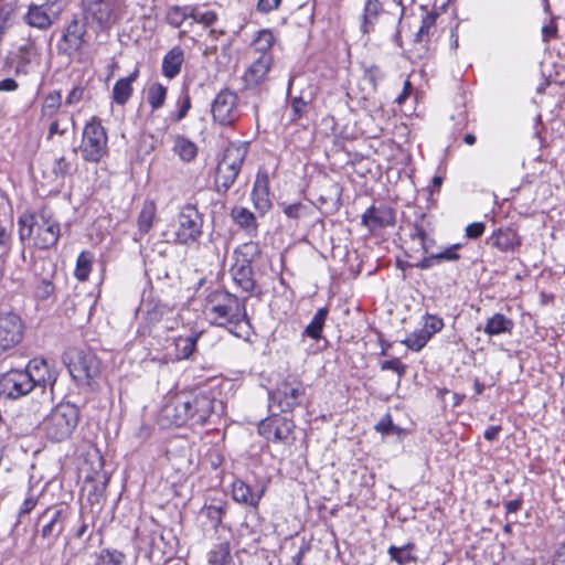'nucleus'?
Instances as JSON below:
<instances>
[{"label": "nucleus", "mask_w": 565, "mask_h": 565, "mask_svg": "<svg viewBox=\"0 0 565 565\" xmlns=\"http://www.w3.org/2000/svg\"><path fill=\"white\" fill-rule=\"evenodd\" d=\"M405 14V8H398V12L386 10L382 0H364L359 14V31L366 43L372 40V34L377 38V45L385 42L401 49V23Z\"/></svg>", "instance_id": "obj_1"}, {"label": "nucleus", "mask_w": 565, "mask_h": 565, "mask_svg": "<svg viewBox=\"0 0 565 565\" xmlns=\"http://www.w3.org/2000/svg\"><path fill=\"white\" fill-rule=\"evenodd\" d=\"M215 399L206 392H180L167 401L161 408L160 420L163 425L202 426L214 411Z\"/></svg>", "instance_id": "obj_2"}, {"label": "nucleus", "mask_w": 565, "mask_h": 565, "mask_svg": "<svg viewBox=\"0 0 565 565\" xmlns=\"http://www.w3.org/2000/svg\"><path fill=\"white\" fill-rule=\"evenodd\" d=\"M203 315L211 324L227 328L236 337L247 333L249 328L244 300L223 289H215L207 294Z\"/></svg>", "instance_id": "obj_3"}, {"label": "nucleus", "mask_w": 565, "mask_h": 565, "mask_svg": "<svg viewBox=\"0 0 565 565\" xmlns=\"http://www.w3.org/2000/svg\"><path fill=\"white\" fill-rule=\"evenodd\" d=\"M51 373L44 360H32L24 370L13 369L0 377V396L18 399L33 391L35 386L45 387L51 383Z\"/></svg>", "instance_id": "obj_4"}, {"label": "nucleus", "mask_w": 565, "mask_h": 565, "mask_svg": "<svg viewBox=\"0 0 565 565\" xmlns=\"http://www.w3.org/2000/svg\"><path fill=\"white\" fill-rule=\"evenodd\" d=\"M79 419L78 408L70 403L56 405L40 424L44 436L54 443L67 439L76 428Z\"/></svg>", "instance_id": "obj_5"}, {"label": "nucleus", "mask_w": 565, "mask_h": 565, "mask_svg": "<svg viewBox=\"0 0 565 565\" xmlns=\"http://www.w3.org/2000/svg\"><path fill=\"white\" fill-rule=\"evenodd\" d=\"M247 151L248 148L245 143H231L225 149L223 158L216 167L214 177V184L218 193H226L234 184L241 172Z\"/></svg>", "instance_id": "obj_6"}, {"label": "nucleus", "mask_w": 565, "mask_h": 565, "mask_svg": "<svg viewBox=\"0 0 565 565\" xmlns=\"http://www.w3.org/2000/svg\"><path fill=\"white\" fill-rule=\"evenodd\" d=\"M64 361L78 385H90L99 373V361L90 350L70 349L65 353Z\"/></svg>", "instance_id": "obj_7"}, {"label": "nucleus", "mask_w": 565, "mask_h": 565, "mask_svg": "<svg viewBox=\"0 0 565 565\" xmlns=\"http://www.w3.org/2000/svg\"><path fill=\"white\" fill-rule=\"evenodd\" d=\"M203 215L196 206L184 205L175 221L174 242L186 246L199 242L203 234Z\"/></svg>", "instance_id": "obj_8"}, {"label": "nucleus", "mask_w": 565, "mask_h": 565, "mask_svg": "<svg viewBox=\"0 0 565 565\" xmlns=\"http://www.w3.org/2000/svg\"><path fill=\"white\" fill-rule=\"evenodd\" d=\"M306 396L303 383L296 379H287L268 393L269 408L276 407L282 413L292 412L302 405Z\"/></svg>", "instance_id": "obj_9"}, {"label": "nucleus", "mask_w": 565, "mask_h": 565, "mask_svg": "<svg viewBox=\"0 0 565 565\" xmlns=\"http://www.w3.org/2000/svg\"><path fill=\"white\" fill-rule=\"evenodd\" d=\"M108 138L105 128L93 119L83 130L81 152L86 162L98 163L108 151Z\"/></svg>", "instance_id": "obj_10"}, {"label": "nucleus", "mask_w": 565, "mask_h": 565, "mask_svg": "<svg viewBox=\"0 0 565 565\" xmlns=\"http://www.w3.org/2000/svg\"><path fill=\"white\" fill-rule=\"evenodd\" d=\"M86 14L102 28L117 23L125 13V0H82Z\"/></svg>", "instance_id": "obj_11"}, {"label": "nucleus", "mask_w": 565, "mask_h": 565, "mask_svg": "<svg viewBox=\"0 0 565 565\" xmlns=\"http://www.w3.org/2000/svg\"><path fill=\"white\" fill-rule=\"evenodd\" d=\"M211 114L215 122L232 126L241 117L238 96L230 88L221 89L211 104Z\"/></svg>", "instance_id": "obj_12"}, {"label": "nucleus", "mask_w": 565, "mask_h": 565, "mask_svg": "<svg viewBox=\"0 0 565 565\" xmlns=\"http://www.w3.org/2000/svg\"><path fill=\"white\" fill-rule=\"evenodd\" d=\"M67 516V509L62 507L47 508L39 515L38 521L41 524L39 533L43 540L47 541L49 546H52L63 533Z\"/></svg>", "instance_id": "obj_13"}, {"label": "nucleus", "mask_w": 565, "mask_h": 565, "mask_svg": "<svg viewBox=\"0 0 565 565\" xmlns=\"http://www.w3.org/2000/svg\"><path fill=\"white\" fill-rule=\"evenodd\" d=\"M24 323L13 311L0 312V354L17 347L23 339Z\"/></svg>", "instance_id": "obj_14"}, {"label": "nucleus", "mask_w": 565, "mask_h": 565, "mask_svg": "<svg viewBox=\"0 0 565 565\" xmlns=\"http://www.w3.org/2000/svg\"><path fill=\"white\" fill-rule=\"evenodd\" d=\"M294 428V420L279 414H271L258 424L259 435L275 443L287 440Z\"/></svg>", "instance_id": "obj_15"}, {"label": "nucleus", "mask_w": 565, "mask_h": 565, "mask_svg": "<svg viewBox=\"0 0 565 565\" xmlns=\"http://www.w3.org/2000/svg\"><path fill=\"white\" fill-rule=\"evenodd\" d=\"M60 224L42 212L35 221L34 245L40 249H47L56 245L60 238Z\"/></svg>", "instance_id": "obj_16"}, {"label": "nucleus", "mask_w": 565, "mask_h": 565, "mask_svg": "<svg viewBox=\"0 0 565 565\" xmlns=\"http://www.w3.org/2000/svg\"><path fill=\"white\" fill-rule=\"evenodd\" d=\"M396 222L395 210L388 205H371L362 214L361 223L371 233L376 230L394 226Z\"/></svg>", "instance_id": "obj_17"}, {"label": "nucleus", "mask_w": 565, "mask_h": 565, "mask_svg": "<svg viewBox=\"0 0 565 565\" xmlns=\"http://www.w3.org/2000/svg\"><path fill=\"white\" fill-rule=\"evenodd\" d=\"M274 57L250 56V64L242 75L245 88H255L262 85L268 77Z\"/></svg>", "instance_id": "obj_18"}, {"label": "nucleus", "mask_w": 565, "mask_h": 565, "mask_svg": "<svg viewBox=\"0 0 565 565\" xmlns=\"http://www.w3.org/2000/svg\"><path fill=\"white\" fill-rule=\"evenodd\" d=\"M86 23L78 19H73L66 26L62 40L58 43L60 52L73 55L85 43Z\"/></svg>", "instance_id": "obj_19"}, {"label": "nucleus", "mask_w": 565, "mask_h": 565, "mask_svg": "<svg viewBox=\"0 0 565 565\" xmlns=\"http://www.w3.org/2000/svg\"><path fill=\"white\" fill-rule=\"evenodd\" d=\"M232 279L237 288L242 290V292L250 296L256 287V281L254 279V270L252 264L247 259L237 260L231 267Z\"/></svg>", "instance_id": "obj_20"}, {"label": "nucleus", "mask_w": 565, "mask_h": 565, "mask_svg": "<svg viewBox=\"0 0 565 565\" xmlns=\"http://www.w3.org/2000/svg\"><path fill=\"white\" fill-rule=\"evenodd\" d=\"M254 207L265 214L269 211L271 202L269 199V179L266 172L258 171L250 193Z\"/></svg>", "instance_id": "obj_21"}, {"label": "nucleus", "mask_w": 565, "mask_h": 565, "mask_svg": "<svg viewBox=\"0 0 565 565\" xmlns=\"http://www.w3.org/2000/svg\"><path fill=\"white\" fill-rule=\"evenodd\" d=\"M265 493V487H260L257 490L252 489L250 486L245 483L243 480H235L232 484V497L233 500L239 504H244L250 508H257Z\"/></svg>", "instance_id": "obj_22"}, {"label": "nucleus", "mask_w": 565, "mask_h": 565, "mask_svg": "<svg viewBox=\"0 0 565 565\" xmlns=\"http://www.w3.org/2000/svg\"><path fill=\"white\" fill-rule=\"evenodd\" d=\"M490 242L492 246L503 253H514L522 244L520 235L511 227L495 230L490 237Z\"/></svg>", "instance_id": "obj_23"}, {"label": "nucleus", "mask_w": 565, "mask_h": 565, "mask_svg": "<svg viewBox=\"0 0 565 565\" xmlns=\"http://www.w3.org/2000/svg\"><path fill=\"white\" fill-rule=\"evenodd\" d=\"M275 43L276 36L271 30H259L249 44L248 54L249 56L274 57L273 47Z\"/></svg>", "instance_id": "obj_24"}, {"label": "nucleus", "mask_w": 565, "mask_h": 565, "mask_svg": "<svg viewBox=\"0 0 565 565\" xmlns=\"http://www.w3.org/2000/svg\"><path fill=\"white\" fill-rule=\"evenodd\" d=\"M231 217L249 237L258 235L256 217L248 209L235 206L231 211Z\"/></svg>", "instance_id": "obj_25"}, {"label": "nucleus", "mask_w": 565, "mask_h": 565, "mask_svg": "<svg viewBox=\"0 0 565 565\" xmlns=\"http://www.w3.org/2000/svg\"><path fill=\"white\" fill-rule=\"evenodd\" d=\"M514 328L512 319L508 318L503 313L497 312L489 317L483 327V332L489 337H495L501 334H511Z\"/></svg>", "instance_id": "obj_26"}, {"label": "nucleus", "mask_w": 565, "mask_h": 565, "mask_svg": "<svg viewBox=\"0 0 565 565\" xmlns=\"http://www.w3.org/2000/svg\"><path fill=\"white\" fill-rule=\"evenodd\" d=\"M200 333L190 332L186 335H179L173 340L174 353L173 359L177 361L189 359L196 347Z\"/></svg>", "instance_id": "obj_27"}, {"label": "nucleus", "mask_w": 565, "mask_h": 565, "mask_svg": "<svg viewBox=\"0 0 565 565\" xmlns=\"http://www.w3.org/2000/svg\"><path fill=\"white\" fill-rule=\"evenodd\" d=\"M183 61V51L178 46L171 49L162 60V74L170 79L174 78L180 73Z\"/></svg>", "instance_id": "obj_28"}, {"label": "nucleus", "mask_w": 565, "mask_h": 565, "mask_svg": "<svg viewBox=\"0 0 565 565\" xmlns=\"http://www.w3.org/2000/svg\"><path fill=\"white\" fill-rule=\"evenodd\" d=\"M25 21L29 25L46 30L52 25V19L47 13L46 4H32L29 7L28 13L25 14Z\"/></svg>", "instance_id": "obj_29"}, {"label": "nucleus", "mask_w": 565, "mask_h": 565, "mask_svg": "<svg viewBox=\"0 0 565 565\" xmlns=\"http://www.w3.org/2000/svg\"><path fill=\"white\" fill-rule=\"evenodd\" d=\"M139 74L135 70L129 76L118 79L113 87V99L118 105H124L128 102L132 94V83L137 79Z\"/></svg>", "instance_id": "obj_30"}, {"label": "nucleus", "mask_w": 565, "mask_h": 565, "mask_svg": "<svg viewBox=\"0 0 565 565\" xmlns=\"http://www.w3.org/2000/svg\"><path fill=\"white\" fill-rule=\"evenodd\" d=\"M172 150L183 162H191L198 156L196 145L181 135L174 137Z\"/></svg>", "instance_id": "obj_31"}, {"label": "nucleus", "mask_w": 565, "mask_h": 565, "mask_svg": "<svg viewBox=\"0 0 565 565\" xmlns=\"http://www.w3.org/2000/svg\"><path fill=\"white\" fill-rule=\"evenodd\" d=\"M157 214V206L152 200H146L138 215L137 225L141 235H146L152 228Z\"/></svg>", "instance_id": "obj_32"}, {"label": "nucleus", "mask_w": 565, "mask_h": 565, "mask_svg": "<svg viewBox=\"0 0 565 565\" xmlns=\"http://www.w3.org/2000/svg\"><path fill=\"white\" fill-rule=\"evenodd\" d=\"M329 310L327 307L318 309L310 323L305 328L302 335L313 340H320L322 337L323 326L326 323Z\"/></svg>", "instance_id": "obj_33"}, {"label": "nucleus", "mask_w": 565, "mask_h": 565, "mask_svg": "<svg viewBox=\"0 0 565 565\" xmlns=\"http://www.w3.org/2000/svg\"><path fill=\"white\" fill-rule=\"evenodd\" d=\"M194 15V6H173L167 12V22L172 28H180L183 22Z\"/></svg>", "instance_id": "obj_34"}, {"label": "nucleus", "mask_w": 565, "mask_h": 565, "mask_svg": "<svg viewBox=\"0 0 565 565\" xmlns=\"http://www.w3.org/2000/svg\"><path fill=\"white\" fill-rule=\"evenodd\" d=\"M429 231L430 222L427 221V215L425 213H420L413 224L411 237L413 239L417 238L419 241V244L425 253H428L427 234Z\"/></svg>", "instance_id": "obj_35"}, {"label": "nucleus", "mask_w": 565, "mask_h": 565, "mask_svg": "<svg viewBox=\"0 0 565 565\" xmlns=\"http://www.w3.org/2000/svg\"><path fill=\"white\" fill-rule=\"evenodd\" d=\"M167 98V88L160 84H152L147 92V102L152 108V110H157L161 108Z\"/></svg>", "instance_id": "obj_36"}, {"label": "nucleus", "mask_w": 565, "mask_h": 565, "mask_svg": "<svg viewBox=\"0 0 565 565\" xmlns=\"http://www.w3.org/2000/svg\"><path fill=\"white\" fill-rule=\"evenodd\" d=\"M413 544H406L404 546L397 547L391 545L388 547V555L392 561L396 562L398 565H406L411 562L415 561V557L412 555L411 550H413Z\"/></svg>", "instance_id": "obj_37"}, {"label": "nucleus", "mask_w": 565, "mask_h": 565, "mask_svg": "<svg viewBox=\"0 0 565 565\" xmlns=\"http://www.w3.org/2000/svg\"><path fill=\"white\" fill-rule=\"evenodd\" d=\"M92 265L93 255L89 252H82L77 257L76 268L74 271L75 277L81 281H85L89 276Z\"/></svg>", "instance_id": "obj_38"}, {"label": "nucleus", "mask_w": 565, "mask_h": 565, "mask_svg": "<svg viewBox=\"0 0 565 565\" xmlns=\"http://www.w3.org/2000/svg\"><path fill=\"white\" fill-rule=\"evenodd\" d=\"M191 97L188 92H183L179 98L177 99V107L178 110L175 113H171L168 117V119L172 122H179L183 120L189 110L191 109Z\"/></svg>", "instance_id": "obj_39"}, {"label": "nucleus", "mask_w": 565, "mask_h": 565, "mask_svg": "<svg viewBox=\"0 0 565 565\" xmlns=\"http://www.w3.org/2000/svg\"><path fill=\"white\" fill-rule=\"evenodd\" d=\"M429 334L423 329L415 330L405 340L402 341L408 349L413 351H420L429 341Z\"/></svg>", "instance_id": "obj_40"}, {"label": "nucleus", "mask_w": 565, "mask_h": 565, "mask_svg": "<svg viewBox=\"0 0 565 565\" xmlns=\"http://www.w3.org/2000/svg\"><path fill=\"white\" fill-rule=\"evenodd\" d=\"M209 562L211 565H232L233 561L227 544H220L210 552Z\"/></svg>", "instance_id": "obj_41"}, {"label": "nucleus", "mask_w": 565, "mask_h": 565, "mask_svg": "<svg viewBox=\"0 0 565 565\" xmlns=\"http://www.w3.org/2000/svg\"><path fill=\"white\" fill-rule=\"evenodd\" d=\"M62 105V95L58 90H53L44 99L42 106V116L52 117Z\"/></svg>", "instance_id": "obj_42"}, {"label": "nucleus", "mask_w": 565, "mask_h": 565, "mask_svg": "<svg viewBox=\"0 0 565 565\" xmlns=\"http://www.w3.org/2000/svg\"><path fill=\"white\" fill-rule=\"evenodd\" d=\"M436 15L435 14H426L422 20V25L417 33L415 34L414 42L422 43L428 42L429 34L431 30L435 28Z\"/></svg>", "instance_id": "obj_43"}, {"label": "nucleus", "mask_w": 565, "mask_h": 565, "mask_svg": "<svg viewBox=\"0 0 565 565\" xmlns=\"http://www.w3.org/2000/svg\"><path fill=\"white\" fill-rule=\"evenodd\" d=\"M308 105L301 96L294 97L290 102V121L298 122L306 114Z\"/></svg>", "instance_id": "obj_44"}, {"label": "nucleus", "mask_w": 565, "mask_h": 565, "mask_svg": "<svg viewBox=\"0 0 565 565\" xmlns=\"http://www.w3.org/2000/svg\"><path fill=\"white\" fill-rule=\"evenodd\" d=\"M125 555L119 551L102 552L96 565H122Z\"/></svg>", "instance_id": "obj_45"}, {"label": "nucleus", "mask_w": 565, "mask_h": 565, "mask_svg": "<svg viewBox=\"0 0 565 565\" xmlns=\"http://www.w3.org/2000/svg\"><path fill=\"white\" fill-rule=\"evenodd\" d=\"M380 367L382 371H393L397 374L398 381L405 375L407 371V365L404 364L398 358H394L392 360L382 361L380 363Z\"/></svg>", "instance_id": "obj_46"}, {"label": "nucleus", "mask_w": 565, "mask_h": 565, "mask_svg": "<svg viewBox=\"0 0 565 565\" xmlns=\"http://www.w3.org/2000/svg\"><path fill=\"white\" fill-rule=\"evenodd\" d=\"M424 327L422 328L431 338L435 333L441 331L444 328V321L441 318L435 315L427 313L425 317Z\"/></svg>", "instance_id": "obj_47"}, {"label": "nucleus", "mask_w": 565, "mask_h": 565, "mask_svg": "<svg viewBox=\"0 0 565 565\" xmlns=\"http://www.w3.org/2000/svg\"><path fill=\"white\" fill-rule=\"evenodd\" d=\"M55 287L49 279H41L34 289V296L40 300H46L54 294Z\"/></svg>", "instance_id": "obj_48"}, {"label": "nucleus", "mask_w": 565, "mask_h": 565, "mask_svg": "<svg viewBox=\"0 0 565 565\" xmlns=\"http://www.w3.org/2000/svg\"><path fill=\"white\" fill-rule=\"evenodd\" d=\"M71 169L72 163L65 157H60L55 159L52 167V172L55 175V178L64 179L67 174L71 173Z\"/></svg>", "instance_id": "obj_49"}, {"label": "nucleus", "mask_w": 565, "mask_h": 565, "mask_svg": "<svg viewBox=\"0 0 565 565\" xmlns=\"http://www.w3.org/2000/svg\"><path fill=\"white\" fill-rule=\"evenodd\" d=\"M19 236L24 241L35 234V223H32V216H21L19 220Z\"/></svg>", "instance_id": "obj_50"}, {"label": "nucleus", "mask_w": 565, "mask_h": 565, "mask_svg": "<svg viewBox=\"0 0 565 565\" xmlns=\"http://www.w3.org/2000/svg\"><path fill=\"white\" fill-rule=\"evenodd\" d=\"M192 19L204 26H211L213 25L216 20L217 15L214 11H205V12H198V8L194 7V15H192Z\"/></svg>", "instance_id": "obj_51"}, {"label": "nucleus", "mask_w": 565, "mask_h": 565, "mask_svg": "<svg viewBox=\"0 0 565 565\" xmlns=\"http://www.w3.org/2000/svg\"><path fill=\"white\" fill-rule=\"evenodd\" d=\"M459 248V245H452L448 248H446L444 252H440L438 254H434V257H436L437 262H455L459 259V254L457 253V249Z\"/></svg>", "instance_id": "obj_52"}, {"label": "nucleus", "mask_w": 565, "mask_h": 565, "mask_svg": "<svg viewBox=\"0 0 565 565\" xmlns=\"http://www.w3.org/2000/svg\"><path fill=\"white\" fill-rule=\"evenodd\" d=\"M38 504V497L30 489L26 498L24 499L20 510L19 515L29 514Z\"/></svg>", "instance_id": "obj_53"}, {"label": "nucleus", "mask_w": 565, "mask_h": 565, "mask_svg": "<svg viewBox=\"0 0 565 565\" xmlns=\"http://www.w3.org/2000/svg\"><path fill=\"white\" fill-rule=\"evenodd\" d=\"M557 36V24L554 19H551V21L543 25L542 28V40L545 43H548L552 39H555Z\"/></svg>", "instance_id": "obj_54"}, {"label": "nucleus", "mask_w": 565, "mask_h": 565, "mask_svg": "<svg viewBox=\"0 0 565 565\" xmlns=\"http://www.w3.org/2000/svg\"><path fill=\"white\" fill-rule=\"evenodd\" d=\"M85 88L81 85L75 86L67 95L65 104L73 106L78 104L84 97Z\"/></svg>", "instance_id": "obj_55"}, {"label": "nucleus", "mask_w": 565, "mask_h": 565, "mask_svg": "<svg viewBox=\"0 0 565 565\" xmlns=\"http://www.w3.org/2000/svg\"><path fill=\"white\" fill-rule=\"evenodd\" d=\"M303 207L305 206L301 203L282 204V211L286 216L294 220H297L301 216V211Z\"/></svg>", "instance_id": "obj_56"}, {"label": "nucleus", "mask_w": 565, "mask_h": 565, "mask_svg": "<svg viewBox=\"0 0 565 565\" xmlns=\"http://www.w3.org/2000/svg\"><path fill=\"white\" fill-rule=\"evenodd\" d=\"M484 224L481 222L471 223L466 227V235L469 238H478L484 232Z\"/></svg>", "instance_id": "obj_57"}, {"label": "nucleus", "mask_w": 565, "mask_h": 565, "mask_svg": "<svg viewBox=\"0 0 565 565\" xmlns=\"http://www.w3.org/2000/svg\"><path fill=\"white\" fill-rule=\"evenodd\" d=\"M206 516L217 526L222 522L223 510L220 507L210 505L205 510Z\"/></svg>", "instance_id": "obj_58"}, {"label": "nucleus", "mask_w": 565, "mask_h": 565, "mask_svg": "<svg viewBox=\"0 0 565 565\" xmlns=\"http://www.w3.org/2000/svg\"><path fill=\"white\" fill-rule=\"evenodd\" d=\"M281 0H258L257 10L262 13H268L278 9Z\"/></svg>", "instance_id": "obj_59"}, {"label": "nucleus", "mask_w": 565, "mask_h": 565, "mask_svg": "<svg viewBox=\"0 0 565 565\" xmlns=\"http://www.w3.org/2000/svg\"><path fill=\"white\" fill-rule=\"evenodd\" d=\"M366 78L375 84L377 81L383 79L384 73L377 65H371L365 71Z\"/></svg>", "instance_id": "obj_60"}, {"label": "nucleus", "mask_w": 565, "mask_h": 565, "mask_svg": "<svg viewBox=\"0 0 565 565\" xmlns=\"http://www.w3.org/2000/svg\"><path fill=\"white\" fill-rule=\"evenodd\" d=\"M164 309L162 306L154 305L152 309H147L146 316L149 322H158L163 316Z\"/></svg>", "instance_id": "obj_61"}, {"label": "nucleus", "mask_w": 565, "mask_h": 565, "mask_svg": "<svg viewBox=\"0 0 565 565\" xmlns=\"http://www.w3.org/2000/svg\"><path fill=\"white\" fill-rule=\"evenodd\" d=\"M413 90L412 83L407 79L404 82L403 90L402 93L395 98V102L398 105H402L405 103V100L409 97L411 93Z\"/></svg>", "instance_id": "obj_62"}, {"label": "nucleus", "mask_w": 565, "mask_h": 565, "mask_svg": "<svg viewBox=\"0 0 565 565\" xmlns=\"http://www.w3.org/2000/svg\"><path fill=\"white\" fill-rule=\"evenodd\" d=\"M392 428H393V423H392V419H391L390 415H387L386 417L382 418L375 425V429L377 431H380V433H383V434H388Z\"/></svg>", "instance_id": "obj_63"}, {"label": "nucleus", "mask_w": 565, "mask_h": 565, "mask_svg": "<svg viewBox=\"0 0 565 565\" xmlns=\"http://www.w3.org/2000/svg\"><path fill=\"white\" fill-rule=\"evenodd\" d=\"M552 565H565V542L555 552Z\"/></svg>", "instance_id": "obj_64"}]
</instances>
